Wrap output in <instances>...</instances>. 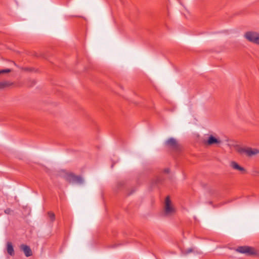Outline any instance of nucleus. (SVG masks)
<instances>
[{"label": "nucleus", "mask_w": 259, "mask_h": 259, "mask_svg": "<svg viewBox=\"0 0 259 259\" xmlns=\"http://www.w3.org/2000/svg\"><path fill=\"white\" fill-rule=\"evenodd\" d=\"M203 142L206 145H219L221 143V140L218 137L209 135Z\"/></svg>", "instance_id": "nucleus-4"}, {"label": "nucleus", "mask_w": 259, "mask_h": 259, "mask_svg": "<svg viewBox=\"0 0 259 259\" xmlns=\"http://www.w3.org/2000/svg\"><path fill=\"white\" fill-rule=\"evenodd\" d=\"M166 144L167 145L170 147H176L177 146V141L173 138H170L168 139L167 142Z\"/></svg>", "instance_id": "nucleus-8"}, {"label": "nucleus", "mask_w": 259, "mask_h": 259, "mask_svg": "<svg viewBox=\"0 0 259 259\" xmlns=\"http://www.w3.org/2000/svg\"><path fill=\"white\" fill-rule=\"evenodd\" d=\"M10 72V70L9 69H0V74L2 73H9Z\"/></svg>", "instance_id": "nucleus-13"}, {"label": "nucleus", "mask_w": 259, "mask_h": 259, "mask_svg": "<svg viewBox=\"0 0 259 259\" xmlns=\"http://www.w3.org/2000/svg\"><path fill=\"white\" fill-rule=\"evenodd\" d=\"M176 209L168 197H167L164 203V214L170 216L175 214Z\"/></svg>", "instance_id": "nucleus-3"}, {"label": "nucleus", "mask_w": 259, "mask_h": 259, "mask_svg": "<svg viewBox=\"0 0 259 259\" xmlns=\"http://www.w3.org/2000/svg\"><path fill=\"white\" fill-rule=\"evenodd\" d=\"M7 252L11 255L14 254V250L13 249V245L11 242L7 243Z\"/></svg>", "instance_id": "nucleus-9"}, {"label": "nucleus", "mask_w": 259, "mask_h": 259, "mask_svg": "<svg viewBox=\"0 0 259 259\" xmlns=\"http://www.w3.org/2000/svg\"><path fill=\"white\" fill-rule=\"evenodd\" d=\"M70 177L73 182L81 183L83 182V180L81 177L75 176L73 175H70Z\"/></svg>", "instance_id": "nucleus-10"}, {"label": "nucleus", "mask_w": 259, "mask_h": 259, "mask_svg": "<svg viewBox=\"0 0 259 259\" xmlns=\"http://www.w3.org/2000/svg\"><path fill=\"white\" fill-rule=\"evenodd\" d=\"M235 148V150L239 153L248 156L255 155L259 153V150L255 148L244 147L239 145L236 146Z\"/></svg>", "instance_id": "nucleus-1"}, {"label": "nucleus", "mask_w": 259, "mask_h": 259, "mask_svg": "<svg viewBox=\"0 0 259 259\" xmlns=\"http://www.w3.org/2000/svg\"><path fill=\"white\" fill-rule=\"evenodd\" d=\"M236 250L239 252L246 254H253L255 253V249L253 248L247 246L238 247Z\"/></svg>", "instance_id": "nucleus-5"}, {"label": "nucleus", "mask_w": 259, "mask_h": 259, "mask_svg": "<svg viewBox=\"0 0 259 259\" xmlns=\"http://www.w3.org/2000/svg\"><path fill=\"white\" fill-rule=\"evenodd\" d=\"M244 37L248 41L259 45V33L253 31H247Z\"/></svg>", "instance_id": "nucleus-2"}, {"label": "nucleus", "mask_w": 259, "mask_h": 259, "mask_svg": "<svg viewBox=\"0 0 259 259\" xmlns=\"http://www.w3.org/2000/svg\"><path fill=\"white\" fill-rule=\"evenodd\" d=\"M230 166L233 169L238 170L242 174H245L246 172L244 167H242L235 161H232L230 163Z\"/></svg>", "instance_id": "nucleus-6"}, {"label": "nucleus", "mask_w": 259, "mask_h": 259, "mask_svg": "<svg viewBox=\"0 0 259 259\" xmlns=\"http://www.w3.org/2000/svg\"><path fill=\"white\" fill-rule=\"evenodd\" d=\"M21 249L24 251L26 256H30L32 255V251L30 247L26 245H21Z\"/></svg>", "instance_id": "nucleus-7"}, {"label": "nucleus", "mask_w": 259, "mask_h": 259, "mask_svg": "<svg viewBox=\"0 0 259 259\" xmlns=\"http://www.w3.org/2000/svg\"><path fill=\"white\" fill-rule=\"evenodd\" d=\"M12 84L9 81H0V89L5 88L6 87H8L10 86Z\"/></svg>", "instance_id": "nucleus-11"}, {"label": "nucleus", "mask_w": 259, "mask_h": 259, "mask_svg": "<svg viewBox=\"0 0 259 259\" xmlns=\"http://www.w3.org/2000/svg\"><path fill=\"white\" fill-rule=\"evenodd\" d=\"M11 211L12 210L9 208L6 209L5 211V213L7 214H10Z\"/></svg>", "instance_id": "nucleus-14"}, {"label": "nucleus", "mask_w": 259, "mask_h": 259, "mask_svg": "<svg viewBox=\"0 0 259 259\" xmlns=\"http://www.w3.org/2000/svg\"><path fill=\"white\" fill-rule=\"evenodd\" d=\"M48 217L50 218L51 221H53L55 220V214L52 212H49L48 213Z\"/></svg>", "instance_id": "nucleus-12"}]
</instances>
